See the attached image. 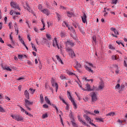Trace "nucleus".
Returning a JSON list of instances; mask_svg holds the SVG:
<instances>
[{
  "instance_id": "nucleus-1",
  "label": "nucleus",
  "mask_w": 127,
  "mask_h": 127,
  "mask_svg": "<svg viewBox=\"0 0 127 127\" xmlns=\"http://www.w3.org/2000/svg\"><path fill=\"white\" fill-rule=\"evenodd\" d=\"M67 93L69 100H70V101L72 103L74 110H76V109H77V104H76V103H75V101H74L73 98H72V96H71V93H70V92L67 91Z\"/></svg>"
},
{
  "instance_id": "nucleus-45",
  "label": "nucleus",
  "mask_w": 127,
  "mask_h": 127,
  "mask_svg": "<svg viewBox=\"0 0 127 127\" xmlns=\"http://www.w3.org/2000/svg\"><path fill=\"white\" fill-rule=\"evenodd\" d=\"M77 84H78V86L80 87V88H81V90H83V91H86V89L83 88L82 87V85H81V84H80V83H79V82H77Z\"/></svg>"
},
{
  "instance_id": "nucleus-53",
  "label": "nucleus",
  "mask_w": 127,
  "mask_h": 127,
  "mask_svg": "<svg viewBox=\"0 0 127 127\" xmlns=\"http://www.w3.org/2000/svg\"><path fill=\"white\" fill-rule=\"evenodd\" d=\"M104 16H107V14H108V12H107V10H106V8H104Z\"/></svg>"
},
{
  "instance_id": "nucleus-28",
  "label": "nucleus",
  "mask_w": 127,
  "mask_h": 127,
  "mask_svg": "<svg viewBox=\"0 0 127 127\" xmlns=\"http://www.w3.org/2000/svg\"><path fill=\"white\" fill-rule=\"evenodd\" d=\"M19 40H20V42L22 43V44H23V45H25V43H24V41H23V40H22V38H21V37H20V36H19Z\"/></svg>"
},
{
  "instance_id": "nucleus-27",
  "label": "nucleus",
  "mask_w": 127,
  "mask_h": 127,
  "mask_svg": "<svg viewBox=\"0 0 127 127\" xmlns=\"http://www.w3.org/2000/svg\"><path fill=\"white\" fill-rule=\"evenodd\" d=\"M59 99L64 103V104H65V105H67V102L65 101L64 99L61 97V96H59Z\"/></svg>"
},
{
  "instance_id": "nucleus-64",
  "label": "nucleus",
  "mask_w": 127,
  "mask_h": 127,
  "mask_svg": "<svg viewBox=\"0 0 127 127\" xmlns=\"http://www.w3.org/2000/svg\"><path fill=\"white\" fill-rule=\"evenodd\" d=\"M34 30L36 32H38V29L36 28H34Z\"/></svg>"
},
{
  "instance_id": "nucleus-43",
  "label": "nucleus",
  "mask_w": 127,
  "mask_h": 127,
  "mask_svg": "<svg viewBox=\"0 0 127 127\" xmlns=\"http://www.w3.org/2000/svg\"><path fill=\"white\" fill-rule=\"evenodd\" d=\"M46 36L47 38H48V39H49V40H50L51 39V36L50 34H47L46 35Z\"/></svg>"
},
{
  "instance_id": "nucleus-38",
  "label": "nucleus",
  "mask_w": 127,
  "mask_h": 127,
  "mask_svg": "<svg viewBox=\"0 0 127 127\" xmlns=\"http://www.w3.org/2000/svg\"><path fill=\"white\" fill-rule=\"evenodd\" d=\"M85 114H86V115H92L93 116H95V114L93 113H91L88 111H85Z\"/></svg>"
},
{
  "instance_id": "nucleus-25",
  "label": "nucleus",
  "mask_w": 127,
  "mask_h": 127,
  "mask_svg": "<svg viewBox=\"0 0 127 127\" xmlns=\"http://www.w3.org/2000/svg\"><path fill=\"white\" fill-rule=\"evenodd\" d=\"M67 15L68 17H72V15H73V13L69 11H66Z\"/></svg>"
},
{
  "instance_id": "nucleus-31",
  "label": "nucleus",
  "mask_w": 127,
  "mask_h": 127,
  "mask_svg": "<svg viewBox=\"0 0 127 127\" xmlns=\"http://www.w3.org/2000/svg\"><path fill=\"white\" fill-rule=\"evenodd\" d=\"M115 112H110L106 115V116L108 117L110 116V117H114L115 116Z\"/></svg>"
},
{
  "instance_id": "nucleus-32",
  "label": "nucleus",
  "mask_w": 127,
  "mask_h": 127,
  "mask_svg": "<svg viewBox=\"0 0 127 127\" xmlns=\"http://www.w3.org/2000/svg\"><path fill=\"white\" fill-rule=\"evenodd\" d=\"M60 35H61V37H62L63 38L65 37V36H66V34L65 33V32L62 31L61 32Z\"/></svg>"
},
{
  "instance_id": "nucleus-16",
  "label": "nucleus",
  "mask_w": 127,
  "mask_h": 127,
  "mask_svg": "<svg viewBox=\"0 0 127 127\" xmlns=\"http://www.w3.org/2000/svg\"><path fill=\"white\" fill-rule=\"evenodd\" d=\"M84 68L87 70V71H88V72H90V73H94L93 70L91 69V67H89L88 66L85 65Z\"/></svg>"
},
{
  "instance_id": "nucleus-8",
  "label": "nucleus",
  "mask_w": 127,
  "mask_h": 127,
  "mask_svg": "<svg viewBox=\"0 0 127 127\" xmlns=\"http://www.w3.org/2000/svg\"><path fill=\"white\" fill-rule=\"evenodd\" d=\"M104 88H105V84L104 82H100V84L98 88L95 87V91H101V90H104Z\"/></svg>"
},
{
  "instance_id": "nucleus-44",
  "label": "nucleus",
  "mask_w": 127,
  "mask_h": 127,
  "mask_svg": "<svg viewBox=\"0 0 127 127\" xmlns=\"http://www.w3.org/2000/svg\"><path fill=\"white\" fill-rule=\"evenodd\" d=\"M120 87H121V85H120V84H117V85H116L115 86V89L117 90H119Z\"/></svg>"
},
{
  "instance_id": "nucleus-13",
  "label": "nucleus",
  "mask_w": 127,
  "mask_h": 127,
  "mask_svg": "<svg viewBox=\"0 0 127 127\" xmlns=\"http://www.w3.org/2000/svg\"><path fill=\"white\" fill-rule=\"evenodd\" d=\"M41 12H43V13L47 16L50 14V10L48 9H43V10H41Z\"/></svg>"
},
{
  "instance_id": "nucleus-61",
  "label": "nucleus",
  "mask_w": 127,
  "mask_h": 127,
  "mask_svg": "<svg viewBox=\"0 0 127 127\" xmlns=\"http://www.w3.org/2000/svg\"><path fill=\"white\" fill-rule=\"evenodd\" d=\"M5 99L7 100V101H10V98H9L8 96H5Z\"/></svg>"
},
{
  "instance_id": "nucleus-40",
  "label": "nucleus",
  "mask_w": 127,
  "mask_h": 127,
  "mask_svg": "<svg viewBox=\"0 0 127 127\" xmlns=\"http://www.w3.org/2000/svg\"><path fill=\"white\" fill-rule=\"evenodd\" d=\"M43 8L42 7V5L41 4H39L38 5V9H39L40 11L41 12V10H43Z\"/></svg>"
},
{
  "instance_id": "nucleus-29",
  "label": "nucleus",
  "mask_w": 127,
  "mask_h": 127,
  "mask_svg": "<svg viewBox=\"0 0 127 127\" xmlns=\"http://www.w3.org/2000/svg\"><path fill=\"white\" fill-rule=\"evenodd\" d=\"M3 68V70H7V71H9L10 72H11V71H12V70L11 69H10V68H9V67L8 66H5Z\"/></svg>"
},
{
  "instance_id": "nucleus-48",
  "label": "nucleus",
  "mask_w": 127,
  "mask_h": 127,
  "mask_svg": "<svg viewBox=\"0 0 127 127\" xmlns=\"http://www.w3.org/2000/svg\"><path fill=\"white\" fill-rule=\"evenodd\" d=\"M45 88L46 89H49V88H50V86H49V85H48V83H45Z\"/></svg>"
},
{
  "instance_id": "nucleus-22",
  "label": "nucleus",
  "mask_w": 127,
  "mask_h": 127,
  "mask_svg": "<svg viewBox=\"0 0 127 127\" xmlns=\"http://www.w3.org/2000/svg\"><path fill=\"white\" fill-rule=\"evenodd\" d=\"M45 101H46V103L48 104V105H51V103H50V100L48 99V97L47 96L45 97Z\"/></svg>"
},
{
  "instance_id": "nucleus-4",
  "label": "nucleus",
  "mask_w": 127,
  "mask_h": 127,
  "mask_svg": "<svg viewBox=\"0 0 127 127\" xmlns=\"http://www.w3.org/2000/svg\"><path fill=\"white\" fill-rule=\"evenodd\" d=\"M66 52H68L69 55L71 56V58H74L75 56H76V55L75 54V53L74 52V51L72 50V49L70 48H66Z\"/></svg>"
},
{
  "instance_id": "nucleus-30",
  "label": "nucleus",
  "mask_w": 127,
  "mask_h": 127,
  "mask_svg": "<svg viewBox=\"0 0 127 127\" xmlns=\"http://www.w3.org/2000/svg\"><path fill=\"white\" fill-rule=\"evenodd\" d=\"M50 106H52V107H53L54 109H55V110H56L57 113H58V108H57V107L55 104H51Z\"/></svg>"
},
{
  "instance_id": "nucleus-12",
  "label": "nucleus",
  "mask_w": 127,
  "mask_h": 127,
  "mask_svg": "<svg viewBox=\"0 0 127 127\" xmlns=\"http://www.w3.org/2000/svg\"><path fill=\"white\" fill-rule=\"evenodd\" d=\"M52 86L53 87H56V92L57 93L58 91V84L57 83L54 82V80L52 81Z\"/></svg>"
},
{
  "instance_id": "nucleus-7",
  "label": "nucleus",
  "mask_w": 127,
  "mask_h": 127,
  "mask_svg": "<svg viewBox=\"0 0 127 127\" xmlns=\"http://www.w3.org/2000/svg\"><path fill=\"white\" fill-rule=\"evenodd\" d=\"M84 118H85L86 121H87V122H89L90 125H91V126H93V127H96L97 126H96V125L94 124V123H92V119H91V118H90V117H89L88 116L84 115L83 116Z\"/></svg>"
},
{
  "instance_id": "nucleus-21",
  "label": "nucleus",
  "mask_w": 127,
  "mask_h": 127,
  "mask_svg": "<svg viewBox=\"0 0 127 127\" xmlns=\"http://www.w3.org/2000/svg\"><path fill=\"white\" fill-rule=\"evenodd\" d=\"M66 44H69V45H70V46H74V43H73V42H72V41H67V42H66Z\"/></svg>"
},
{
  "instance_id": "nucleus-26",
  "label": "nucleus",
  "mask_w": 127,
  "mask_h": 127,
  "mask_svg": "<svg viewBox=\"0 0 127 127\" xmlns=\"http://www.w3.org/2000/svg\"><path fill=\"white\" fill-rule=\"evenodd\" d=\"M57 60L59 61V62H60L61 63V64H63V62L62 61V60H61V59L60 58V57H59V56L57 55L56 56Z\"/></svg>"
},
{
  "instance_id": "nucleus-37",
  "label": "nucleus",
  "mask_w": 127,
  "mask_h": 127,
  "mask_svg": "<svg viewBox=\"0 0 127 127\" xmlns=\"http://www.w3.org/2000/svg\"><path fill=\"white\" fill-rule=\"evenodd\" d=\"M42 119H46V118H48V114L47 113H45L43 114L42 116Z\"/></svg>"
},
{
  "instance_id": "nucleus-62",
  "label": "nucleus",
  "mask_w": 127,
  "mask_h": 127,
  "mask_svg": "<svg viewBox=\"0 0 127 127\" xmlns=\"http://www.w3.org/2000/svg\"><path fill=\"white\" fill-rule=\"evenodd\" d=\"M118 123L120 124V125H123L122 121L120 120V119L118 120Z\"/></svg>"
},
{
  "instance_id": "nucleus-42",
  "label": "nucleus",
  "mask_w": 127,
  "mask_h": 127,
  "mask_svg": "<svg viewBox=\"0 0 127 127\" xmlns=\"http://www.w3.org/2000/svg\"><path fill=\"white\" fill-rule=\"evenodd\" d=\"M0 113H5V110L1 107H0Z\"/></svg>"
},
{
  "instance_id": "nucleus-46",
  "label": "nucleus",
  "mask_w": 127,
  "mask_h": 127,
  "mask_svg": "<svg viewBox=\"0 0 127 127\" xmlns=\"http://www.w3.org/2000/svg\"><path fill=\"white\" fill-rule=\"evenodd\" d=\"M92 39H93L94 42H95V43H96V40H97V38L96 37V36H93Z\"/></svg>"
},
{
  "instance_id": "nucleus-3",
  "label": "nucleus",
  "mask_w": 127,
  "mask_h": 127,
  "mask_svg": "<svg viewBox=\"0 0 127 127\" xmlns=\"http://www.w3.org/2000/svg\"><path fill=\"white\" fill-rule=\"evenodd\" d=\"M11 118L13 119V120H15V121H17V122H22V121H23V117L21 116L20 115H11Z\"/></svg>"
},
{
  "instance_id": "nucleus-39",
  "label": "nucleus",
  "mask_w": 127,
  "mask_h": 127,
  "mask_svg": "<svg viewBox=\"0 0 127 127\" xmlns=\"http://www.w3.org/2000/svg\"><path fill=\"white\" fill-rule=\"evenodd\" d=\"M111 58L113 60H118V56H116L115 55H113L111 57Z\"/></svg>"
},
{
  "instance_id": "nucleus-35",
  "label": "nucleus",
  "mask_w": 127,
  "mask_h": 127,
  "mask_svg": "<svg viewBox=\"0 0 127 127\" xmlns=\"http://www.w3.org/2000/svg\"><path fill=\"white\" fill-rule=\"evenodd\" d=\"M77 118H78V121H79V122H80V123H82V124H84V123H85V122L83 121L82 118L80 117V116H78Z\"/></svg>"
},
{
  "instance_id": "nucleus-19",
  "label": "nucleus",
  "mask_w": 127,
  "mask_h": 127,
  "mask_svg": "<svg viewBox=\"0 0 127 127\" xmlns=\"http://www.w3.org/2000/svg\"><path fill=\"white\" fill-rule=\"evenodd\" d=\"M96 121H97V123H104V119L100 118L99 117H97L95 118Z\"/></svg>"
},
{
  "instance_id": "nucleus-54",
  "label": "nucleus",
  "mask_w": 127,
  "mask_h": 127,
  "mask_svg": "<svg viewBox=\"0 0 127 127\" xmlns=\"http://www.w3.org/2000/svg\"><path fill=\"white\" fill-rule=\"evenodd\" d=\"M22 57H23V56H22V55H18V59H22Z\"/></svg>"
},
{
  "instance_id": "nucleus-33",
  "label": "nucleus",
  "mask_w": 127,
  "mask_h": 127,
  "mask_svg": "<svg viewBox=\"0 0 127 127\" xmlns=\"http://www.w3.org/2000/svg\"><path fill=\"white\" fill-rule=\"evenodd\" d=\"M56 14L58 18L59 21H60V20H61V15L59 14V13H58V12H56Z\"/></svg>"
},
{
  "instance_id": "nucleus-47",
  "label": "nucleus",
  "mask_w": 127,
  "mask_h": 127,
  "mask_svg": "<svg viewBox=\"0 0 127 127\" xmlns=\"http://www.w3.org/2000/svg\"><path fill=\"white\" fill-rule=\"evenodd\" d=\"M15 27V31L16 33V35H17V34H18V28H16V27H15V25L14 26Z\"/></svg>"
},
{
  "instance_id": "nucleus-15",
  "label": "nucleus",
  "mask_w": 127,
  "mask_h": 127,
  "mask_svg": "<svg viewBox=\"0 0 127 127\" xmlns=\"http://www.w3.org/2000/svg\"><path fill=\"white\" fill-rule=\"evenodd\" d=\"M81 19L83 23L87 22V15H86L85 13H83V16L81 17Z\"/></svg>"
},
{
  "instance_id": "nucleus-41",
  "label": "nucleus",
  "mask_w": 127,
  "mask_h": 127,
  "mask_svg": "<svg viewBox=\"0 0 127 127\" xmlns=\"http://www.w3.org/2000/svg\"><path fill=\"white\" fill-rule=\"evenodd\" d=\"M29 91H30V92H31L32 94H34L35 91H36V89H33V88H30Z\"/></svg>"
},
{
  "instance_id": "nucleus-56",
  "label": "nucleus",
  "mask_w": 127,
  "mask_h": 127,
  "mask_svg": "<svg viewBox=\"0 0 127 127\" xmlns=\"http://www.w3.org/2000/svg\"><path fill=\"white\" fill-rule=\"evenodd\" d=\"M60 8H61V9H66V7H64L63 5H61L60 6Z\"/></svg>"
},
{
  "instance_id": "nucleus-17",
  "label": "nucleus",
  "mask_w": 127,
  "mask_h": 127,
  "mask_svg": "<svg viewBox=\"0 0 127 127\" xmlns=\"http://www.w3.org/2000/svg\"><path fill=\"white\" fill-rule=\"evenodd\" d=\"M24 96H25V98H26V99H27V100H29V93L28 92V91L27 90H25L24 91Z\"/></svg>"
},
{
  "instance_id": "nucleus-36",
  "label": "nucleus",
  "mask_w": 127,
  "mask_h": 127,
  "mask_svg": "<svg viewBox=\"0 0 127 127\" xmlns=\"http://www.w3.org/2000/svg\"><path fill=\"white\" fill-rule=\"evenodd\" d=\"M31 45H32V47L33 50L34 51H35L36 52H37V49L35 47V46H34V45L32 43H31Z\"/></svg>"
},
{
  "instance_id": "nucleus-24",
  "label": "nucleus",
  "mask_w": 127,
  "mask_h": 127,
  "mask_svg": "<svg viewBox=\"0 0 127 127\" xmlns=\"http://www.w3.org/2000/svg\"><path fill=\"white\" fill-rule=\"evenodd\" d=\"M40 100L41 104H43V102H44V98H43V95H42V94H40Z\"/></svg>"
},
{
  "instance_id": "nucleus-49",
  "label": "nucleus",
  "mask_w": 127,
  "mask_h": 127,
  "mask_svg": "<svg viewBox=\"0 0 127 127\" xmlns=\"http://www.w3.org/2000/svg\"><path fill=\"white\" fill-rule=\"evenodd\" d=\"M79 30L80 32H81V33L82 34H83V35H84L85 34V32L84 31V30H83V29H82L81 28L80 29H79Z\"/></svg>"
},
{
  "instance_id": "nucleus-57",
  "label": "nucleus",
  "mask_w": 127,
  "mask_h": 127,
  "mask_svg": "<svg viewBox=\"0 0 127 127\" xmlns=\"http://www.w3.org/2000/svg\"><path fill=\"white\" fill-rule=\"evenodd\" d=\"M60 78L62 80H63V79H66V77L64 75H61Z\"/></svg>"
},
{
  "instance_id": "nucleus-23",
  "label": "nucleus",
  "mask_w": 127,
  "mask_h": 127,
  "mask_svg": "<svg viewBox=\"0 0 127 127\" xmlns=\"http://www.w3.org/2000/svg\"><path fill=\"white\" fill-rule=\"evenodd\" d=\"M66 72L67 74H68V75H70V76H72L73 75H74V76H76V74H75V73H73V72L70 71V70H66Z\"/></svg>"
},
{
  "instance_id": "nucleus-6",
  "label": "nucleus",
  "mask_w": 127,
  "mask_h": 127,
  "mask_svg": "<svg viewBox=\"0 0 127 127\" xmlns=\"http://www.w3.org/2000/svg\"><path fill=\"white\" fill-rule=\"evenodd\" d=\"M10 6L12 8H16V9H18V10H20V8L19 7V5L17 4L15 2L11 1L10 2Z\"/></svg>"
},
{
  "instance_id": "nucleus-20",
  "label": "nucleus",
  "mask_w": 127,
  "mask_h": 127,
  "mask_svg": "<svg viewBox=\"0 0 127 127\" xmlns=\"http://www.w3.org/2000/svg\"><path fill=\"white\" fill-rule=\"evenodd\" d=\"M41 22L43 26V28L40 29V30H41V31H42L43 30H45V23H44V20H43V19H42Z\"/></svg>"
},
{
  "instance_id": "nucleus-5",
  "label": "nucleus",
  "mask_w": 127,
  "mask_h": 127,
  "mask_svg": "<svg viewBox=\"0 0 127 127\" xmlns=\"http://www.w3.org/2000/svg\"><path fill=\"white\" fill-rule=\"evenodd\" d=\"M90 96L91 97V101L93 103L97 102L98 100V97H97V93L93 92L90 93Z\"/></svg>"
},
{
  "instance_id": "nucleus-52",
  "label": "nucleus",
  "mask_w": 127,
  "mask_h": 127,
  "mask_svg": "<svg viewBox=\"0 0 127 127\" xmlns=\"http://www.w3.org/2000/svg\"><path fill=\"white\" fill-rule=\"evenodd\" d=\"M8 26L9 27V29H11V26H12V22H10L9 23Z\"/></svg>"
},
{
  "instance_id": "nucleus-18",
  "label": "nucleus",
  "mask_w": 127,
  "mask_h": 127,
  "mask_svg": "<svg viewBox=\"0 0 127 127\" xmlns=\"http://www.w3.org/2000/svg\"><path fill=\"white\" fill-rule=\"evenodd\" d=\"M25 106H28L29 105H32V103L28 100L27 99L25 100Z\"/></svg>"
},
{
  "instance_id": "nucleus-10",
  "label": "nucleus",
  "mask_w": 127,
  "mask_h": 127,
  "mask_svg": "<svg viewBox=\"0 0 127 127\" xmlns=\"http://www.w3.org/2000/svg\"><path fill=\"white\" fill-rule=\"evenodd\" d=\"M24 8L25 9H27V10H28L29 12L32 13V10H31V9L30 8V7L28 5V3H27V2H25V6H24Z\"/></svg>"
},
{
  "instance_id": "nucleus-59",
  "label": "nucleus",
  "mask_w": 127,
  "mask_h": 127,
  "mask_svg": "<svg viewBox=\"0 0 127 127\" xmlns=\"http://www.w3.org/2000/svg\"><path fill=\"white\" fill-rule=\"evenodd\" d=\"M84 101L85 102H87L88 100H89V98L88 97H85L84 98H83Z\"/></svg>"
},
{
  "instance_id": "nucleus-51",
  "label": "nucleus",
  "mask_w": 127,
  "mask_h": 127,
  "mask_svg": "<svg viewBox=\"0 0 127 127\" xmlns=\"http://www.w3.org/2000/svg\"><path fill=\"white\" fill-rule=\"evenodd\" d=\"M43 108H44L45 109H48L49 107L47 104H44L43 106Z\"/></svg>"
},
{
  "instance_id": "nucleus-55",
  "label": "nucleus",
  "mask_w": 127,
  "mask_h": 127,
  "mask_svg": "<svg viewBox=\"0 0 127 127\" xmlns=\"http://www.w3.org/2000/svg\"><path fill=\"white\" fill-rule=\"evenodd\" d=\"M20 109L21 110V111L23 112L24 113L25 112V110H24V109H23V108H22V107L20 106Z\"/></svg>"
},
{
  "instance_id": "nucleus-34",
  "label": "nucleus",
  "mask_w": 127,
  "mask_h": 127,
  "mask_svg": "<svg viewBox=\"0 0 127 127\" xmlns=\"http://www.w3.org/2000/svg\"><path fill=\"white\" fill-rule=\"evenodd\" d=\"M76 66H75V68H82V65H81V64H80V63L77 62L76 63Z\"/></svg>"
},
{
  "instance_id": "nucleus-9",
  "label": "nucleus",
  "mask_w": 127,
  "mask_h": 127,
  "mask_svg": "<svg viewBox=\"0 0 127 127\" xmlns=\"http://www.w3.org/2000/svg\"><path fill=\"white\" fill-rule=\"evenodd\" d=\"M53 46L54 47H57L58 49H61L62 48L61 47H59L58 45V43L57 42V38H55L53 40Z\"/></svg>"
},
{
  "instance_id": "nucleus-58",
  "label": "nucleus",
  "mask_w": 127,
  "mask_h": 127,
  "mask_svg": "<svg viewBox=\"0 0 127 127\" xmlns=\"http://www.w3.org/2000/svg\"><path fill=\"white\" fill-rule=\"evenodd\" d=\"M14 14H16V15H20V12H14Z\"/></svg>"
},
{
  "instance_id": "nucleus-63",
  "label": "nucleus",
  "mask_w": 127,
  "mask_h": 127,
  "mask_svg": "<svg viewBox=\"0 0 127 127\" xmlns=\"http://www.w3.org/2000/svg\"><path fill=\"white\" fill-rule=\"evenodd\" d=\"M86 81L87 82H90V81H91V82L93 83V79H87Z\"/></svg>"
},
{
  "instance_id": "nucleus-50",
  "label": "nucleus",
  "mask_w": 127,
  "mask_h": 127,
  "mask_svg": "<svg viewBox=\"0 0 127 127\" xmlns=\"http://www.w3.org/2000/svg\"><path fill=\"white\" fill-rule=\"evenodd\" d=\"M117 2H118V0H112V3L113 4H117Z\"/></svg>"
},
{
  "instance_id": "nucleus-2",
  "label": "nucleus",
  "mask_w": 127,
  "mask_h": 127,
  "mask_svg": "<svg viewBox=\"0 0 127 127\" xmlns=\"http://www.w3.org/2000/svg\"><path fill=\"white\" fill-rule=\"evenodd\" d=\"M110 30H111V35H112L113 37H115V38H118V35H119V32L117 30V29L115 28L111 27L110 28ZM115 34H114V33Z\"/></svg>"
},
{
  "instance_id": "nucleus-14",
  "label": "nucleus",
  "mask_w": 127,
  "mask_h": 127,
  "mask_svg": "<svg viewBox=\"0 0 127 127\" xmlns=\"http://www.w3.org/2000/svg\"><path fill=\"white\" fill-rule=\"evenodd\" d=\"M93 89L91 88V86H90V84H86V89L85 91H88L89 92H91V91H94L95 90V86H93Z\"/></svg>"
},
{
  "instance_id": "nucleus-11",
  "label": "nucleus",
  "mask_w": 127,
  "mask_h": 127,
  "mask_svg": "<svg viewBox=\"0 0 127 127\" xmlns=\"http://www.w3.org/2000/svg\"><path fill=\"white\" fill-rule=\"evenodd\" d=\"M64 23L65 25H66V27L68 28V29H69V30H72V32H73L74 35H75V30H74V28H73V27H69L68 23H67V22H64Z\"/></svg>"
},
{
  "instance_id": "nucleus-60",
  "label": "nucleus",
  "mask_w": 127,
  "mask_h": 127,
  "mask_svg": "<svg viewBox=\"0 0 127 127\" xmlns=\"http://www.w3.org/2000/svg\"><path fill=\"white\" fill-rule=\"evenodd\" d=\"M94 114L98 115V114H99L100 113V112H99V111H98V110H94Z\"/></svg>"
}]
</instances>
